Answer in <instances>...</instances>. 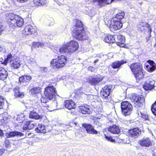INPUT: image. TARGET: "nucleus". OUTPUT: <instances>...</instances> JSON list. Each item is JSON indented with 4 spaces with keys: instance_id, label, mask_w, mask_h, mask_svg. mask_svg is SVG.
<instances>
[{
    "instance_id": "412c9836",
    "label": "nucleus",
    "mask_w": 156,
    "mask_h": 156,
    "mask_svg": "<svg viewBox=\"0 0 156 156\" xmlns=\"http://www.w3.org/2000/svg\"><path fill=\"white\" fill-rule=\"evenodd\" d=\"M32 78L30 75H24L19 77V81L20 82L25 83V85H27Z\"/></svg>"
},
{
    "instance_id": "a18cd8bd",
    "label": "nucleus",
    "mask_w": 156,
    "mask_h": 156,
    "mask_svg": "<svg viewBox=\"0 0 156 156\" xmlns=\"http://www.w3.org/2000/svg\"><path fill=\"white\" fill-rule=\"evenodd\" d=\"M40 0H33L34 4L35 6L41 5L40 4Z\"/></svg>"
},
{
    "instance_id": "de8ad7c7",
    "label": "nucleus",
    "mask_w": 156,
    "mask_h": 156,
    "mask_svg": "<svg viewBox=\"0 0 156 156\" xmlns=\"http://www.w3.org/2000/svg\"><path fill=\"white\" fill-rule=\"evenodd\" d=\"M47 1L46 0H40V4H41V5H43L46 3Z\"/></svg>"
},
{
    "instance_id": "f8f14e48",
    "label": "nucleus",
    "mask_w": 156,
    "mask_h": 156,
    "mask_svg": "<svg viewBox=\"0 0 156 156\" xmlns=\"http://www.w3.org/2000/svg\"><path fill=\"white\" fill-rule=\"evenodd\" d=\"M82 126L85 129L87 133L92 134H98V131L94 129V127L91 124L83 123Z\"/></svg>"
},
{
    "instance_id": "e433bc0d",
    "label": "nucleus",
    "mask_w": 156,
    "mask_h": 156,
    "mask_svg": "<svg viewBox=\"0 0 156 156\" xmlns=\"http://www.w3.org/2000/svg\"><path fill=\"white\" fill-rule=\"evenodd\" d=\"M23 20L19 16L18 17L16 20L15 24H16L18 27H21L23 26Z\"/></svg>"
},
{
    "instance_id": "5fc2aeb1",
    "label": "nucleus",
    "mask_w": 156,
    "mask_h": 156,
    "mask_svg": "<svg viewBox=\"0 0 156 156\" xmlns=\"http://www.w3.org/2000/svg\"><path fill=\"white\" fill-rule=\"evenodd\" d=\"M28 0H17L18 2L20 3H24L26 2Z\"/></svg>"
},
{
    "instance_id": "cd10ccee",
    "label": "nucleus",
    "mask_w": 156,
    "mask_h": 156,
    "mask_svg": "<svg viewBox=\"0 0 156 156\" xmlns=\"http://www.w3.org/2000/svg\"><path fill=\"white\" fill-rule=\"evenodd\" d=\"M19 16L13 13H10L8 14V18L9 21L11 22L13 24L15 25L16 23V20L18 17Z\"/></svg>"
},
{
    "instance_id": "58836bf2",
    "label": "nucleus",
    "mask_w": 156,
    "mask_h": 156,
    "mask_svg": "<svg viewBox=\"0 0 156 156\" xmlns=\"http://www.w3.org/2000/svg\"><path fill=\"white\" fill-rule=\"evenodd\" d=\"M40 91V88L39 87H33L29 90V92L33 94L38 93Z\"/></svg>"
},
{
    "instance_id": "6e6d98bb",
    "label": "nucleus",
    "mask_w": 156,
    "mask_h": 156,
    "mask_svg": "<svg viewBox=\"0 0 156 156\" xmlns=\"http://www.w3.org/2000/svg\"><path fill=\"white\" fill-rule=\"evenodd\" d=\"M4 133L3 131L0 129V136H3Z\"/></svg>"
},
{
    "instance_id": "9b49d317",
    "label": "nucleus",
    "mask_w": 156,
    "mask_h": 156,
    "mask_svg": "<svg viewBox=\"0 0 156 156\" xmlns=\"http://www.w3.org/2000/svg\"><path fill=\"white\" fill-rule=\"evenodd\" d=\"M141 133V130L139 128H135L129 130L128 134L130 137L136 138L140 135Z\"/></svg>"
},
{
    "instance_id": "c9c22d12",
    "label": "nucleus",
    "mask_w": 156,
    "mask_h": 156,
    "mask_svg": "<svg viewBox=\"0 0 156 156\" xmlns=\"http://www.w3.org/2000/svg\"><path fill=\"white\" fill-rule=\"evenodd\" d=\"M12 56L11 54H9L7 56V58H5L3 62L2 63V64H4L5 65H6L8 62L12 61Z\"/></svg>"
},
{
    "instance_id": "f704fd0d",
    "label": "nucleus",
    "mask_w": 156,
    "mask_h": 156,
    "mask_svg": "<svg viewBox=\"0 0 156 156\" xmlns=\"http://www.w3.org/2000/svg\"><path fill=\"white\" fill-rule=\"evenodd\" d=\"M65 45H63L62 47H55L54 49V51L58 54H60L64 53H66V48Z\"/></svg>"
},
{
    "instance_id": "13d9d810",
    "label": "nucleus",
    "mask_w": 156,
    "mask_h": 156,
    "mask_svg": "<svg viewBox=\"0 0 156 156\" xmlns=\"http://www.w3.org/2000/svg\"><path fill=\"white\" fill-rule=\"evenodd\" d=\"M99 60L98 59H96L94 61V62L95 64Z\"/></svg>"
},
{
    "instance_id": "37998d69",
    "label": "nucleus",
    "mask_w": 156,
    "mask_h": 156,
    "mask_svg": "<svg viewBox=\"0 0 156 156\" xmlns=\"http://www.w3.org/2000/svg\"><path fill=\"white\" fill-rule=\"evenodd\" d=\"M4 100L3 97L0 96V109L3 108L4 104Z\"/></svg>"
},
{
    "instance_id": "a19ab883",
    "label": "nucleus",
    "mask_w": 156,
    "mask_h": 156,
    "mask_svg": "<svg viewBox=\"0 0 156 156\" xmlns=\"http://www.w3.org/2000/svg\"><path fill=\"white\" fill-rule=\"evenodd\" d=\"M151 110L152 113L156 116V101L151 106Z\"/></svg>"
},
{
    "instance_id": "72a5a7b5",
    "label": "nucleus",
    "mask_w": 156,
    "mask_h": 156,
    "mask_svg": "<svg viewBox=\"0 0 156 156\" xmlns=\"http://www.w3.org/2000/svg\"><path fill=\"white\" fill-rule=\"evenodd\" d=\"M142 27V28H141V30L142 31H143V30L144 29V27H146L148 30V32L150 33V37L151 36V35H150V33L152 31V30L151 29V26L150 24H149L148 23H141L140 25V27Z\"/></svg>"
},
{
    "instance_id": "3c124183",
    "label": "nucleus",
    "mask_w": 156,
    "mask_h": 156,
    "mask_svg": "<svg viewBox=\"0 0 156 156\" xmlns=\"http://www.w3.org/2000/svg\"><path fill=\"white\" fill-rule=\"evenodd\" d=\"M122 135H119L118 136H117V139H120L122 140H123L124 139L123 138H122Z\"/></svg>"
},
{
    "instance_id": "052dcab7",
    "label": "nucleus",
    "mask_w": 156,
    "mask_h": 156,
    "mask_svg": "<svg viewBox=\"0 0 156 156\" xmlns=\"http://www.w3.org/2000/svg\"><path fill=\"white\" fill-rule=\"evenodd\" d=\"M3 60V58H0V62H2V60Z\"/></svg>"
},
{
    "instance_id": "680f3d73",
    "label": "nucleus",
    "mask_w": 156,
    "mask_h": 156,
    "mask_svg": "<svg viewBox=\"0 0 156 156\" xmlns=\"http://www.w3.org/2000/svg\"><path fill=\"white\" fill-rule=\"evenodd\" d=\"M19 119V117H17L16 118V119L17 120H18V119Z\"/></svg>"
},
{
    "instance_id": "2f4dec72",
    "label": "nucleus",
    "mask_w": 156,
    "mask_h": 156,
    "mask_svg": "<svg viewBox=\"0 0 156 156\" xmlns=\"http://www.w3.org/2000/svg\"><path fill=\"white\" fill-rule=\"evenodd\" d=\"M136 114L139 118L141 117L145 120H149L148 116L147 113H143L140 110H138L136 112Z\"/></svg>"
},
{
    "instance_id": "a878e982",
    "label": "nucleus",
    "mask_w": 156,
    "mask_h": 156,
    "mask_svg": "<svg viewBox=\"0 0 156 156\" xmlns=\"http://www.w3.org/2000/svg\"><path fill=\"white\" fill-rule=\"evenodd\" d=\"M108 130L112 133L117 134L119 133L120 131L119 126L116 125L110 126Z\"/></svg>"
},
{
    "instance_id": "79ce46f5",
    "label": "nucleus",
    "mask_w": 156,
    "mask_h": 156,
    "mask_svg": "<svg viewBox=\"0 0 156 156\" xmlns=\"http://www.w3.org/2000/svg\"><path fill=\"white\" fill-rule=\"evenodd\" d=\"M105 137L107 140L109 142L112 143L115 142V140L113 139L111 136L107 135L106 134H105Z\"/></svg>"
},
{
    "instance_id": "49530a36",
    "label": "nucleus",
    "mask_w": 156,
    "mask_h": 156,
    "mask_svg": "<svg viewBox=\"0 0 156 156\" xmlns=\"http://www.w3.org/2000/svg\"><path fill=\"white\" fill-rule=\"evenodd\" d=\"M28 62L30 64H33L35 63V60L32 58H30L28 61Z\"/></svg>"
},
{
    "instance_id": "c85d7f7f",
    "label": "nucleus",
    "mask_w": 156,
    "mask_h": 156,
    "mask_svg": "<svg viewBox=\"0 0 156 156\" xmlns=\"http://www.w3.org/2000/svg\"><path fill=\"white\" fill-rule=\"evenodd\" d=\"M114 36L110 35H108L106 36L104 39V41L105 42L108 43H113L115 41V37Z\"/></svg>"
},
{
    "instance_id": "1a4fd4ad",
    "label": "nucleus",
    "mask_w": 156,
    "mask_h": 156,
    "mask_svg": "<svg viewBox=\"0 0 156 156\" xmlns=\"http://www.w3.org/2000/svg\"><path fill=\"white\" fill-rule=\"evenodd\" d=\"M132 100L136 105L139 107H142L144 102V98L142 95L134 94L132 97Z\"/></svg>"
},
{
    "instance_id": "ea45409f",
    "label": "nucleus",
    "mask_w": 156,
    "mask_h": 156,
    "mask_svg": "<svg viewBox=\"0 0 156 156\" xmlns=\"http://www.w3.org/2000/svg\"><path fill=\"white\" fill-rule=\"evenodd\" d=\"M104 22L106 25H107L110 29V27L112 22V18L110 19L108 18H105Z\"/></svg>"
},
{
    "instance_id": "dca6fc26",
    "label": "nucleus",
    "mask_w": 156,
    "mask_h": 156,
    "mask_svg": "<svg viewBox=\"0 0 156 156\" xmlns=\"http://www.w3.org/2000/svg\"><path fill=\"white\" fill-rule=\"evenodd\" d=\"M24 134L20 132L13 131L6 133L5 134V136L8 138L13 137L15 136H22Z\"/></svg>"
},
{
    "instance_id": "864d4df0",
    "label": "nucleus",
    "mask_w": 156,
    "mask_h": 156,
    "mask_svg": "<svg viewBox=\"0 0 156 156\" xmlns=\"http://www.w3.org/2000/svg\"><path fill=\"white\" fill-rule=\"evenodd\" d=\"M5 150L4 149H0V156H2L4 153Z\"/></svg>"
},
{
    "instance_id": "f3484780",
    "label": "nucleus",
    "mask_w": 156,
    "mask_h": 156,
    "mask_svg": "<svg viewBox=\"0 0 156 156\" xmlns=\"http://www.w3.org/2000/svg\"><path fill=\"white\" fill-rule=\"evenodd\" d=\"M147 62L149 64V65L146 66L148 71L150 72H152L155 70L156 69V64L154 62L149 60L147 61Z\"/></svg>"
},
{
    "instance_id": "6ab92c4d",
    "label": "nucleus",
    "mask_w": 156,
    "mask_h": 156,
    "mask_svg": "<svg viewBox=\"0 0 156 156\" xmlns=\"http://www.w3.org/2000/svg\"><path fill=\"white\" fill-rule=\"evenodd\" d=\"M64 105L66 108L70 110L75 108V104L72 100H67L65 101Z\"/></svg>"
},
{
    "instance_id": "f03ea898",
    "label": "nucleus",
    "mask_w": 156,
    "mask_h": 156,
    "mask_svg": "<svg viewBox=\"0 0 156 156\" xmlns=\"http://www.w3.org/2000/svg\"><path fill=\"white\" fill-rule=\"evenodd\" d=\"M76 20V23L73 30V37L79 40L84 41L87 40L89 38V36L87 33L84 29L83 23L80 20Z\"/></svg>"
},
{
    "instance_id": "20e7f679",
    "label": "nucleus",
    "mask_w": 156,
    "mask_h": 156,
    "mask_svg": "<svg viewBox=\"0 0 156 156\" xmlns=\"http://www.w3.org/2000/svg\"><path fill=\"white\" fill-rule=\"evenodd\" d=\"M67 60V57L64 56H58L57 59H53L51 61V64L52 66H55L57 68H61L65 66Z\"/></svg>"
},
{
    "instance_id": "423d86ee",
    "label": "nucleus",
    "mask_w": 156,
    "mask_h": 156,
    "mask_svg": "<svg viewBox=\"0 0 156 156\" xmlns=\"http://www.w3.org/2000/svg\"><path fill=\"white\" fill-rule=\"evenodd\" d=\"M104 78V77L99 74L94 75L89 77L87 82L90 85L96 86L99 84Z\"/></svg>"
},
{
    "instance_id": "4468645a",
    "label": "nucleus",
    "mask_w": 156,
    "mask_h": 156,
    "mask_svg": "<svg viewBox=\"0 0 156 156\" xmlns=\"http://www.w3.org/2000/svg\"><path fill=\"white\" fill-rule=\"evenodd\" d=\"M36 125V123L35 122L30 121L27 122L23 125L22 129L23 131H22L24 132V130L31 129L34 127Z\"/></svg>"
},
{
    "instance_id": "c756f323",
    "label": "nucleus",
    "mask_w": 156,
    "mask_h": 156,
    "mask_svg": "<svg viewBox=\"0 0 156 156\" xmlns=\"http://www.w3.org/2000/svg\"><path fill=\"white\" fill-rule=\"evenodd\" d=\"M8 73L4 68H0V80H5L8 76Z\"/></svg>"
},
{
    "instance_id": "09e8293b",
    "label": "nucleus",
    "mask_w": 156,
    "mask_h": 156,
    "mask_svg": "<svg viewBox=\"0 0 156 156\" xmlns=\"http://www.w3.org/2000/svg\"><path fill=\"white\" fill-rule=\"evenodd\" d=\"M88 70L91 72H94V68L92 66H90L88 68Z\"/></svg>"
},
{
    "instance_id": "6e6552de",
    "label": "nucleus",
    "mask_w": 156,
    "mask_h": 156,
    "mask_svg": "<svg viewBox=\"0 0 156 156\" xmlns=\"http://www.w3.org/2000/svg\"><path fill=\"white\" fill-rule=\"evenodd\" d=\"M112 86L111 85H106L102 88V91L101 92V96L104 99L105 101L108 102L110 93L112 91Z\"/></svg>"
},
{
    "instance_id": "7ed1b4c3",
    "label": "nucleus",
    "mask_w": 156,
    "mask_h": 156,
    "mask_svg": "<svg viewBox=\"0 0 156 156\" xmlns=\"http://www.w3.org/2000/svg\"><path fill=\"white\" fill-rule=\"evenodd\" d=\"M124 12L121 11L117 14L115 17L112 18V24L110 27L111 31L113 32L122 27V24L121 20L124 17Z\"/></svg>"
},
{
    "instance_id": "7c9ffc66",
    "label": "nucleus",
    "mask_w": 156,
    "mask_h": 156,
    "mask_svg": "<svg viewBox=\"0 0 156 156\" xmlns=\"http://www.w3.org/2000/svg\"><path fill=\"white\" fill-rule=\"evenodd\" d=\"M11 68L12 69H17L20 66V62L19 61H13L10 62Z\"/></svg>"
},
{
    "instance_id": "aec40b11",
    "label": "nucleus",
    "mask_w": 156,
    "mask_h": 156,
    "mask_svg": "<svg viewBox=\"0 0 156 156\" xmlns=\"http://www.w3.org/2000/svg\"><path fill=\"white\" fill-rule=\"evenodd\" d=\"M129 67L133 73L142 68L140 64L138 63H133L130 65Z\"/></svg>"
},
{
    "instance_id": "2eb2a0df",
    "label": "nucleus",
    "mask_w": 156,
    "mask_h": 156,
    "mask_svg": "<svg viewBox=\"0 0 156 156\" xmlns=\"http://www.w3.org/2000/svg\"><path fill=\"white\" fill-rule=\"evenodd\" d=\"M140 145L142 147H148L152 144L151 139L148 137H144L139 142Z\"/></svg>"
},
{
    "instance_id": "ddd939ff",
    "label": "nucleus",
    "mask_w": 156,
    "mask_h": 156,
    "mask_svg": "<svg viewBox=\"0 0 156 156\" xmlns=\"http://www.w3.org/2000/svg\"><path fill=\"white\" fill-rule=\"evenodd\" d=\"M115 40L117 44L120 47H123L125 45L124 43L125 42V37L122 35H115Z\"/></svg>"
},
{
    "instance_id": "8fccbe9b",
    "label": "nucleus",
    "mask_w": 156,
    "mask_h": 156,
    "mask_svg": "<svg viewBox=\"0 0 156 156\" xmlns=\"http://www.w3.org/2000/svg\"><path fill=\"white\" fill-rule=\"evenodd\" d=\"M103 56L104 55L102 53L97 54L96 55L97 57H99L100 58H102L103 57Z\"/></svg>"
},
{
    "instance_id": "bf43d9fd",
    "label": "nucleus",
    "mask_w": 156,
    "mask_h": 156,
    "mask_svg": "<svg viewBox=\"0 0 156 156\" xmlns=\"http://www.w3.org/2000/svg\"><path fill=\"white\" fill-rule=\"evenodd\" d=\"M53 24V23L51 22V24H49L48 25V26H50L51 25H52Z\"/></svg>"
},
{
    "instance_id": "a211bd4d",
    "label": "nucleus",
    "mask_w": 156,
    "mask_h": 156,
    "mask_svg": "<svg viewBox=\"0 0 156 156\" xmlns=\"http://www.w3.org/2000/svg\"><path fill=\"white\" fill-rule=\"evenodd\" d=\"M127 62V61L124 60L120 61H115L111 65V67L114 69H119L123 64Z\"/></svg>"
},
{
    "instance_id": "603ef678",
    "label": "nucleus",
    "mask_w": 156,
    "mask_h": 156,
    "mask_svg": "<svg viewBox=\"0 0 156 156\" xmlns=\"http://www.w3.org/2000/svg\"><path fill=\"white\" fill-rule=\"evenodd\" d=\"M27 136L30 137H32L34 136V134L33 133H28L27 134Z\"/></svg>"
},
{
    "instance_id": "0eeeda50",
    "label": "nucleus",
    "mask_w": 156,
    "mask_h": 156,
    "mask_svg": "<svg viewBox=\"0 0 156 156\" xmlns=\"http://www.w3.org/2000/svg\"><path fill=\"white\" fill-rule=\"evenodd\" d=\"M66 48V53H73L77 51L79 47V44L77 42L74 41H71L69 43L64 45Z\"/></svg>"
},
{
    "instance_id": "e2e57ef3",
    "label": "nucleus",
    "mask_w": 156,
    "mask_h": 156,
    "mask_svg": "<svg viewBox=\"0 0 156 156\" xmlns=\"http://www.w3.org/2000/svg\"><path fill=\"white\" fill-rule=\"evenodd\" d=\"M111 0V2H112V1H114V0Z\"/></svg>"
},
{
    "instance_id": "f257e3e1",
    "label": "nucleus",
    "mask_w": 156,
    "mask_h": 156,
    "mask_svg": "<svg viewBox=\"0 0 156 156\" xmlns=\"http://www.w3.org/2000/svg\"><path fill=\"white\" fill-rule=\"evenodd\" d=\"M56 91L55 88L51 85H49L44 89V95L41 98L42 105L46 107L57 106V101L55 99Z\"/></svg>"
},
{
    "instance_id": "39448f33",
    "label": "nucleus",
    "mask_w": 156,
    "mask_h": 156,
    "mask_svg": "<svg viewBox=\"0 0 156 156\" xmlns=\"http://www.w3.org/2000/svg\"><path fill=\"white\" fill-rule=\"evenodd\" d=\"M121 108L122 114L125 116H126L130 114L133 109V107L129 102L125 101L121 103Z\"/></svg>"
},
{
    "instance_id": "bb28decb",
    "label": "nucleus",
    "mask_w": 156,
    "mask_h": 156,
    "mask_svg": "<svg viewBox=\"0 0 156 156\" xmlns=\"http://www.w3.org/2000/svg\"><path fill=\"white\" fill-rule=\"evenodd\" d=\"M79 111L83 114H90L91 111L88 105L81 106L79 107Z\"/></svg>"
},
{
    "instance_id": "5701e85b",
    "label": "nucleus",
    "mask_w": 156,
    "mask_h": 156,
    "mask_svg": "<svg viewBox=\"0 0 156 156\" xmlns=\"http://www.w3.org/2000/svg\"><path fill=\"white\" fill-rule=\"evenodd\" d=\"M37 108L36 107L34 108V109L30 112L29 117L30 118L38 119L41 118V116L39 115L37 111Z\"/></svg>"
},
{
    "instance_id": "b1692460",
    "label": "nucleus",
    "mask_w": 156,
    "mask_h": 156,
    "mask_svg": "<svg viewBox=\"0 0 156 156\" xmlns=\"http://www.w3.org/2000/svg\"><path fill=\"white\" fill-rule=\"evenodd\" d=\"M144 71L143 68L133 73L136 80H140L143 78L144 76Z\"/></svg>"
},
{
    "instance_id": "c03bdc74",
    "label": "nucleus",
    "mask_w": 156,
    "mask_h": 156,
    "mask_svg": "<svg viewBox=\"0 0 156 156\" xmlns=\"http://www.w3.org/2000/svg\"><path fill=\"white\" fill-rule=\"evenodd\" d=\"M94 2H97L99 4H101L103 3H106L107 2V0H93Z\"/></svg>"
},
{
    "instance_id": "473e14b6",
    "label": "nucleus",
    "mask_w": 156,
    "mask_h": 156,
    "mask_svg": "<svg viewBox=\"0 0 156 156\" xmlns=\"http://www.w3.org/2000/svg\"><path fill=\"white\" fill-rule=\"evenodd\" d=\"M35 130L37 133H45L46 131L44 126L42 124H39L38 126L35 128Z\"/></svg>"
},
{
    "instance_id": "4be33fe9",
    "label": "nucleus",
    "mask_w": 156,
    "mask_h": 156,
    "mask_svg": "<svg viewBox=\"0 0 156 156\" xmlns=\"http://www.w3.org/2000/svg\"><path fill=\"white\" fill-rule=\"evenodd\" d=\"M35 31L33 26L30 25H28L25 27L23 31L25 35H29L32 34Z\"/></svg>"
},
{
    "instance_id": "4c0bfd02",
    "label": "nucleus",
    "mask_w": 156,
    "mask_h": 156,
    "mask_svg": "<svg viewBox=\"0 0 156 156\" xmlns=\"http://www.w3.org/2000/svg\"><path fill=\"white\" fill-rule=\"evenodd\" d=\"M32 45L35 48H43L44 46V44L41 42H33Z\"/></svg>"
},
{
    "instance_id": "4d7b16f0",
    "label": "nucleus",
    "mask_w": 156,
    "mask_h": 156,
    "mask_svg": "<svg viewBox=\"0 0 156 156\" xmlns=\"http://www.w3.org/2000/svg\"><path fill=\"white\" fill-rule=\"evenodd\" d=\"M5 143L7 145H9V142L8 140H5Z\"/></svg>"
},
{
    "instance_id": "393cba45",
    "label": "nucleus",
    "mask_w": 156,
    "mask_h": 156,
    "mask_svg": "<svg viewBox=\"0 0 156 156\" xmlns=\"http://www.w3.org/2000/svg\"><path fill=\"white\" fill-rule=\"evenodd\" d=\"M14 91L15 92L14 95L16 97L22 98L24 96V93L20 91L19 87H15L14 89Z\"/></svg>"
},
{
    "instance_id": "9d476101",
    "label": "nucleus",
    "mask_w": 156,
    "mask_h": 156,
    "mask_svg": "<svg viewBox=\"0 0 156 156\" xmlns=\"http://www.w3.org/2000/svg\"><path fill=\"white\" fill-rule=\"evenodd\" d=\"M147 80L143 85V88L146 90H151L154 87V81L152 79L150 78L148 76H147Z\"/></svg>"
}]
</instances>
